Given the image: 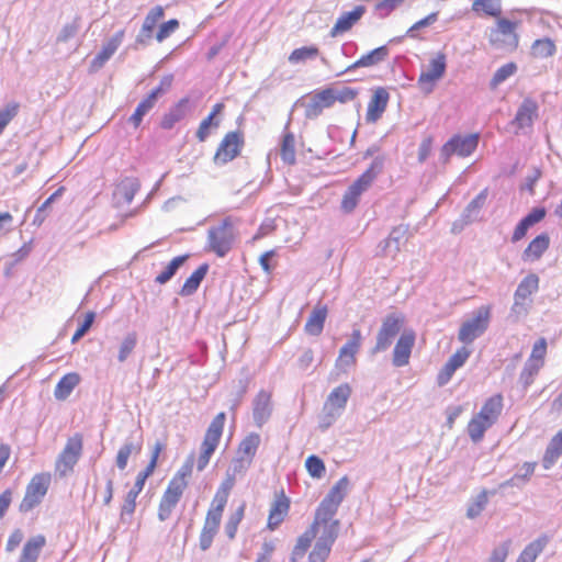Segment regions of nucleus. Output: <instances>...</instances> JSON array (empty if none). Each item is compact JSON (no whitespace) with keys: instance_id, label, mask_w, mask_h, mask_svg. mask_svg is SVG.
<instances>
[{"instance_id":"37","label":"nucleus","mask_w":562,"mask_h":562,"mask_svg":"<svg viewBox=\"0 0 562 562\" xmlns=\"http://www.w3.org/2000/svg\"><path fill=\"white\" fill-rule=\"evenodd\" d=\"M81 378L77 372H69L57 382L54 395L58 401H65L80 383Z\"/></svg>"},{"instance_id":"57","label":"nucleus","mask_w":562,"mask_h":562,"mask_svg":"<svg viewBox=\"0 0 562 562\" xmlns=\"http://www.w3.org/2000/svg\"><path fill=\"white\" fill-rule=\"evenodd\" d=\"M94 318H95L94 312L90 311V312L86 313L82 323L78 326L77 330L75 331V334L71 337L72 344L77 342L79 339H81L86 335V333L91 328V326L94 322Z\"/></svg>"},{"instance_id":"58","label":"nucleus","mask_w":562,"mask_h":562,"mask_svg":"<svg viewBox=\"0 0 562 562\" xmlns=\"http://www.w3.org/2000/svg\"><path fill=\"white\" fill-rule=\"evenodd\" d=\"M139 494L130 491L121 507V519L131 518L136 509V498Z\"/></svg>"},{"instance_id":"40","label":"nucleus","mask_w":562,"mask_h":562,"mask_svg":"<svg viewBox=\"0 0 562 562\" xmlns=\"http://www.w3.org/2000/svg\"><path fill=\"white\" fill-rule=\"evenodd\" d=\"M471 10L477 14L499 18L502 14V0H473Z\"/></svg>"},{"instance_id":"32","label":"nucleus","mask_w":562,"mask_h":562,"mask_svg":"<svg viewBox=\"0 0 562 562\" xmlns=\"http://www.w3.org/2000/svg\"><path fill=\"white\" fill-rule=\"evenodd\" d=\"M550 237L547 233H541L536 236L526 247L522 252L525 261H537L549 249Z\"/></svg>"},{"instance_id":"39","label":"nucleus","mask_w":562,"mask_h":562,"mask_svg":"<svg viewBox=\"0 0 562 562\" xmlns=\"http://www.w3.org/2000/svg\"><path fill=\"white\" fill-rule=\"evenodd\" d=\"M493 426L487 419L480 414H474L467 425V431L473 442H480L484 438L487 429Z\"/></svg>"},{"instance_id":"51","label":"nucleus","mask_w":562,"mask_h":562,"mask_svg":"<svg viewBox=\"0 0 562 562\" xmlns=\"http://www.w3.org/2000/svg\"><path fill=\"white\" fill-rule=\"evenodd\" d=\"M305 468L307 473L313 479H321L325 475L326 472L324 461L315 454L307 457V459L305 460Z\"/></svg>"},{"instance_id":"19","label":"nucleus","mask_w":562,"mask_h":562,"mask_svg":"<svg viewBox=\"0 0 562 562\" xmlns=\"http://www.w3.org/2000/svg\"><path fill=\"white\" fill-rule=\"evenodd\" d=\"M415 340L416 334L413 329L404 330L401 334L393 350L392 361L395 367H404L409 363Z\"/></svg>"},{"instance_id":"2","label":"nucleus","mask_w":562,"mask_h":562,"mask_svg":"<svg viewBox=\"0 0 562 562\" xmlns=\"http://www.w3.org/2000/svg\"><path fill=\"white\" fill-rule=\"evenodd\" d=\"M234 485V475H227L222 481L212 498L199 536V547L202 551H206L211 548L220 530L223 513Z\"/></svg>"},{"instance_id":"43","label":"nucleus","mask_w":562,"mask_h":562,"mask_svg":"<svg viewBox=\"0 0 562 562\" xmlns=\"http://www.w3.org/2000/svg\"><path fill=\"white\" fill-rule=\"evenodd\" d=\"M246 504L241 503L231 515L228 516L224 530L229 540L236 537L238 526L245 516Z\"/></svg>"},{"instance_id":"1","label":"nucleus","mask_w":562,"mask_h":562,"mask_svg":"<svg viewBox=\"0 0 562 562\" xmlns=\"http://www.w3.org/2000/svg\"><path fill=\"white\" fill-rule=\"evenodd\" d=\"M349 488L347 476L339 479L318 504L313 520L292 548L290 560L299 562L307 551L308 562H326L338 538L340 522L335 518Z\"/></svg>"},{"instance_id":"24","label":"nucleus","mask_w":562,"mask_h":562,"mask_svg":"<svg viewBox=\"0 0 562 562\" xmlns=\"http://www.w3.org/2000/svg\"><path fill=\"white\" fill-rule=\"evenodd\" d=\"M225 109L223 102H217L212 106L211 112L204 117L196 130L195 136L200 143L207 139L212 130H217L221 125V114Z\"/></svg>"},{"instance_id":"15","label":"nucleus","mask_w":562,"mask_h":562,"mask_svg":"<svg viewBox=\"0 0 562 562\" xmlns=\"http://www.w3.org/2000/svg\"><path fill=\"white\" fill-rule=\"evenodd\" d=\"M447 59L443 53H438L430 59L428 68L422 71L418 78V87L425 93H430L437 81H439L446 74Z\"/></svg>"},{"instance_id":"13","label":"nucleus","mask_w":562,"mask_h":562,"mask_svg":"<svg viewBox=\"0 0 562 562\" xmlns=\"http://www.w3.org/2000/svg\"><path fill=\"white\" fill-rule=\"evenodd\" d=\"M491 319V307L481 306L472 319L464 322L458 334V339L463 344H471L480 337L488 327Z\"/></svg>"},{"instance_id":"61","label":"nucleus","mask_w":562,"mask_h":562,"mask_svg":"<svg viewBox=\"0 0 562 562\" xmlns=\"http://www.w3.org/2000/svg\"><path fill=\"white\" fill-rule=\"evenodd\" d=\"M172 81H173L172 75L165 76L160 80L159 85L154 90H151L148 95L154 97V101L157 102L158 97L170 89Z\"/></svg>"},{"instance_id":"35","label":"nucleus","mask_w":562,"mask_h":562,"mask_svg":"<svg viewBox=\"0 0 562 562\" xmlns=\"http://www.w3.org/2000/svg\"><path fill=\"white\" fill-rule=\"evenodd\" d=\"M549 541L550 537L548 535H541L525 547L516 562H536Z\"/></svg>"},{"instance_id":"8","label":"nucleus","mask_w":562,"mask_h":562,"mask_svg":"<svg viewBox=\"0 0 562 562\" xmlns=\"http://www.w3.org/2000/svg\"><path fill=\"white\" fill-rule=\"evenodd\" d=\"M235 237V222L227 216L217 226L209 229V249L218 257H224L232 249Z\"/></svg>"},{"instance_id":"33","label":"nucleus","mask_w":562,"mask_h":562,"mask_svg":"<svg viewBox=\"0 0 562 562\" xmlns=\"http://www.w3.org/2000/svg\"><path fill=\"white\" fill-rule=\"evenodd\" d=\"M45 546L46 538L43 535H36L29 538L22 548L19 562H37Z\"/></svg>"},{"instance_id":"55","label":"nucleus","mask_w":562,"mask_h":562,"mask_svg":"<svg viewBox=\"0 0 562 562\" xmlns=\"http://www.w3.org/2000/svg\"><path fill=\"white\" fill-rule=\"evenodd\" d=\"M19 109L20 104L18 102H11L0 110V135L8 124L16 116Z\"/></svg>"},{"instance_id":"3","label":"nucleus","mask_w":562,"mask_h":562,"mask_svg":"<svg viewBox=\"0 0 562 562\" xmlns=\"http://www.w3.org/2000/svg\"><path fill=\"white\" fill-rule=\"evenodd\" d=\"M192 474L193 461L192 459H188L169 480L158 505L157 516L160 521L170 518L178 503L188 490Z\"/></svg>"},{"instance_id":"36","label":"nucleus","mask_w":562,"mask_h":562,"mask_svg":"<svg viewBox=\"0 0 562 562\" xmlns=\"http://www.w3.org/2000/svg\"><path fill=\"white\" fill-rule=\"evenodd\" d=\"M189 103V98L180 99L167 113L164 114L160 121V127L164 130H171L179 121L186 116V108Z\"/></svg>"},{"instance_id":"17","label":"nucleus","mask_w":562,"mask_h":562,"mask_svg":"<svg viewBox=\"0 0 562 562\" xmlns=\"http://www.w3.org/2000/svg\"><path fill=\"white\" fill-rule=\"evenodd\" d=\"M479 134L454 135L442 146L441 154L446 159H449L452 155L467 157L476 149Z\"/></svg>"},{"instance_id":"59","label":"nucleus","mask_w":562,"mask_h":562,"mask_svg":"<svg viewBox=\"0 0 562 562\" xmlns=\"http://www.w3.org/2000/svg\"><path fill=\"white\" fill-rule=\"evenodd\" d=\"M179 27V21L177 19H171L165 23H162L158 32L156 34V40L158 42H162L168 38L173 32H176Z\"/></svg>"},{"instance_id":"6","label":"nucleus","mask_w":562,"mask_h":562,"mask_svg":"<svg viewBox=\"0 0 562 562\" xmlns=\"http://www.w3.org/2000/svg\"><path fill=\"white\" fill-rule=\"evenodd\" d=\"M225 420L226 414L224 412H220L215 415L209 425L200 447V454L196 460V469L199 471H203L207 467L213 453L217 449L223 435Z\"/></svg>"},{"instance_id":"21","label":"nucleus","mask_w":562,"mask_h":562,"mask_svg":"<svg viewBox=\"0 0 562 562\" xmlns=\"http://www.w3.org/2000/svg\"><path fill=\"white\" fill-rule=\"evenodd\" d=\"M125 35L124 30L117 31L101 48L90 63V70L98 71L114 55L123 42Z\"/></svg>"},{"instance_id":"7","label":"nucleus","mask_w":562,"mask_h":562,"mask_svg":"<svg viewBox=\"0 0 562 562\" xmlns=\"http://www.w3.org/2000/svg\"><path fill=\"white\" fill-rule=\"evenodd\" d=\"M50 484V472H40L34 474L25 487L24 496L19 506L20 512L27 513L37 507L48 493Z\"/></svg>"},{"instance_id":"62","label":"nucleus","mask_w":562,"mask_h":562,"mask_svg":"<svg viewBox=\"0 0 562 562\" xmlns=\"http://www.w3.org/2000/svg\"><path fill=\"white\" fill-rule=\"evenodd\" d=\"M508 553L509 541H506L492 551L488 562H505L508 557Z\"/></svg>"},{"instance_id":"49","label":"nucleus","mask_w":562,"mask_h":562,"mask_svg":"<svg viewBox=\"0 0 562 562\" xmlns=\"http://www.w3.org/2000/svg\"><path fill=\"white\" fill-rule=\"evenodd\" d=\"M155 104L156 102L154 101V97L149 95L138 103L134 113L130 117V122L135 128L140 125L143 117L155 106Z\"/></svg>"},{"instance_id":"30","label":"nucleus","mask_w":562,"mask_h":562,"mask_svg":"<svg viewBox=\"0 0 562 562\" xmlns=\"http://www.w3.org/2000/svg\"><path fill=\"white\" fill-rule=\"evenodd\" d=\"M539 289V277L536 273L527 274L515 291V305H525L527 300Z\"/></svg>"},{"instance_id":"45","label":"nucleus","mask_w":562,"mask_h":562,"mask_svg":"<svg viewBox=\"0 0 562 562\" xmlns=\"http://www.w3.org/2000/svg\"><path fill=\"white\" fill-rule=\"evenodd\" d=\"M557 47L552 40H536L531 46V55L536 58H548L555 54Z\"/></svg>"},{"instance_id":"29","label":"nucleus","mask_w":562,"mask_h":562,"mask_svg":"<svg viewBox=\"0 0 562 562\" xmlns=\"http://www.w3.org/2000/svg\"><path fill=\"white\" fill-rule=\"evenodd\" d=\"M271 415V394L260 391L255 398L252 417L258 427H261Z\"/></svg>"},{"instance_id":"26","label":"nucleus","mask_w":562,"mask_h":562,"mask_svg":"<svg viewBox=\"0 0 562 562\" xmlns=\"http://www.w3.org/2000/svg\"><path fill=\"white\" fill-rule=\"evenodd\" d=\"M328 307L325 304L317 303L308 315L304 325V331L310 336H319L323 333Z\"/></svg>"},{"instance_id":"50","label":"nucleus","mask_w":562,"mask_h":562,"mask_svg":"<svg viewBox=\"0 0 562 562\" xmlns=\"http://www.w3.org/2000/svg\"><path fill=\"white\" fill-rule=\"evenodd\" d=\"M187 256H178L175 257L165 268L164 271H161L155 279V281L159 284H164L168 282L177 272V270L180 268V266L183 265V262L187 260Z\"/></svg>"},{"instance_id":"34","label":"nucleus","mask_w":562,"mask_h":562,"mask_svg":"<svg viewBox=\"0 0 562 562\" xmlns=\"http://www.w3.org/2000/svg\"><path fill=\"white\" fill-rule=\"evenodd\" d=\"M261 438L257 432H250L245 436L238 445L237 454L241 460H246L251 463L255 458L257 450L260 446Z\"/></svg>"},{"instance_id":"47","label":"nucleus","mask_w":562,"mask_h":562,"mask_svg":"<svg viewBox=\"0 0 562 562\" xmlns=\"http://www.w3.org/2000/svg\"><path fill=\"white\" fill-rule=\"evenodd\" d=\"M387 56V49L385 46L378 47L371 50L369 54L360 57L351 67H370L382 61Z\"/></svg>"},{"instance_id":"44","label":"nucleus","mask_w":562,"mask_h":562,"mask_svg":"<svg viewBox=\"0 0 562 562\" xmlns=\"http://www.w3.org/2000/svg\"><path fill=\"white\" fill-rule=\"evenodd\" d=\"M492 494L487 490L481 491L468 505L467 517L474 519L479 517L488 504V496Z\"/></svg>"},{"instance_id":"9","label":"nucleus","mask_w":562,"mask_h":562,"mask_svg":"<svg viewBox=\"0 0 562 562\" xmlns=\"http://www.w3.org/2000/svg\"><path fill=\"white\" fill-rule=\"evenodd\" d=\"M548 344L546 338H539L532 346L531 353L528 357L520 374H519V383L524 389L530 386L533 382L540 370L544 366L546 356H547Z\"/></svg>"},{"instance_id":"41","label":"nucleus","mask_w":562,"mask_h":562,"mask_svg":"<svg viewBox=\"0 0 562 562\" xmlns=\"http://www.w3.org/2000/svg\"><path fill=\"white\" fill-rule=\"evenodd\" d=\"M280 156L283 162L288 165H294L296 160V153H295V137L293 133L286 131L283 134L282 142H281V148H280Z\"/></svg>"},{"instance_id":"46","label":"nucleus","mask_w":562,"mask_h":562,"mask_svg":"<svg viewBox=\"0 0 562 562\" xmlns=\"http://www.w3.org/2000/svg\"><path fill=\"white\" fill-rule=\"evenodd\" d=\"M319 55V49L315 45L303 46L295 48L291 52L288 59L291 64L305 63L308 59H314Z\"/></svg>"},{"instance_id":"31","label":"nucleus","mask_w":562,"mask_h":562,"mask_svg":"<svg viewBox=\"0 0 562 562\" xmlns=\"http://www.w3.org/2000/svg\"><path fill=\"white\" fill-rule=\"evenodd\" d=\"M504 407V397L501 393L487 397L477 414L493 425L498 420Z\"/></svg>"},{"instance_id":"14","label":"nucleus","mask_w":562,"mask_h":562,"mask_svg":"<svg viewBox=\"0 0 562 562\" xmlns=\"http://www.w3.org/2000/svg\"><path fill=\"white\" fill-rule=\"evenodd\" d=\"M331 98L330 88L315 90L305 94L301 99V105L304 109L305 116L307 119L318 117L324 110L334 105Z\"/></svg>"},{"instance_id":"28","label":"nucleus","mask_w":562,"mask_h":562,"mask_svg":"<svg viewBox=\"0 0 562 562\" xmlns=\"http://www.w3.org/2000/svg\"><path fill=\"white\" fill-rule=\"evenodd\" d=\"M547 211L544 207H535L528 215H526L515 227L512 235V241L517 243L521 240L528 229L540 223L546 217Z\"/></svg>"},{"instance_id":"56","label":"nucleus","mask_w":562,"mask_h":562,"mask_svg":"<svg viewBox=\"0 0 562 562\" xmlns=\"http://www.w3.org/2000/svg\"><path fill=\"white\" fill-rule=\"evenodd\" d=\"M31 154H24L20 150H18L15 158L13 160L14 167L12 171L10 172V179H15L22 173H24L29 169V158Z\"/></svg>"},{"instance_id":"54","label":"nucleus","mask_w":562,"mask_h":562,"mask_svg":"<svg viewBox=\"0 0 562 562\" xmlns=\"http://www.w3.org/2000/svg\"><path fill=\"white\" fill-rule=\"evenodd\" d=\"M330 88V92H331V99H333V104H335L336 102H339V103H347V102H350L352 100L356 99V97L358 95V90L357 89H353L351 87H342L340 89H337V88Z\"/></svg>"},{"instance_id":"63","label":"nucleus","mask_w":562,"mask_h":562,"mask_svg":"<svg viewBox=\"0 0 562 562\" xmlns=\"http://www.w3.org/2000/svg\"><path fill=\"white\" fill-rule=\"evenodd\" d=\"M496 19H497V22H496L497 31L501 34H503V35L515 34V31L518 26V22L510 21L508 19H502V18H496Z\"/></svg>"},{"instance_id":"64","label":"nucleus","mask_w":562,"mask_h":562,"mask_svg":"<svg viewBox=\"0 0 562 562\" xmlns=\"http://www.w3.org/2000/svg\"><path fill=\"white\" fill-rule=\"evenodd\" d=\"M24 538V535H23V531L21 529H14L8 540H7V544H5V550L7 552H13L22 542Z\"/></svg>"},{"instance_id":"48","label":"nucleus","mask_w":562,"mask_h":562,"mask_svg":"<svg viewBox=\"0 0 562 562\" xmlns=\"http://www.w3.org/2000/svg\"><path fill=\"white\" fill-rule=\"evenodd\" d=\"M165 11L161 5H157L153 8L146 15L144 23L142 25V33L146 37H150L157 23L164 18Z\"/></svg>"},{"instance_id":"4","label":"nucleus","mask_w":562,"mask_h":562,"mask_svg":"<svg viewBox=\"0 0 562 562\" xmlns=\"http://www.w3.org/2000/svg\"><path fill=\"white\" fill-rule=\"evenodd\" d=\"M384 158L376 157L368 169H366L345 191L340 207L344 212H352L359 204L361 195L373 184L374 180L382 172Z\"/></svg>"},{"instance_id":"42","label":"nucleus","mask_w":562,"mask_h":562,"mask_svg":"<svg viewBox=\"0 0 562 562\" xmlns=\"http://www.w3.org/2000/svg\"><path fill=\"white\" fill-rule=\"evenodd\" d=\"M207 269L209 267L205 263L195 269L183 283L181 288V294L190 295L194 293L200 286V283L202 282L204 277L206 276Z\"/></svg>"},{"instance_id":"16","label":"nucleus","mask_w":562,"mask_h":562,"mask_svg":"<svg viewBox=\"0 0 562 562\" xmlns=\"http://www.w3.org/2000/svg\"><path fill=\"white\" fill-rule=\"evenodd\" d=\"M404 325V316L400 314H390L387 315L381 325V328L376 336V342L373 348V352L384 351L386 350L395 336L401 331L402 326Z\"/></svg>"},{"instance_id":"5","label":"nucleus","mask_w":562,"mask_h":562,"mask_svg":"<svg viewBox=\"0 0 562 562\" xmlns=\"http://www.w3.org/2000/svg\"><path fill=\"white\" fill-rule=\"evenodd\" d=\"M83 452V435L76 432L68 437L66 443L56 458L54 470L58 477L71 474Z\"/></svg>"},{"instance_id":"38","label":"nucleus","mask_w":562,"mask_h":562,"mask_svg":"<svg viewBox=\"0 0 562 562\" xmlns=\"http://www.w3.org/2000/svg\"><path fill=\"white\" fill-rule=\"evenodd\" d=\"M562 456V429L559 430L548 443L543 458L542 465L544 469H550L558 459Z\"/></svg>"},{"instance_id":"20","label":"nucleus","mask_w":562,"mask_h":562,"mask_svg":"<svg viewBox=\"0 0 562 562\" xmlns=\"http://www.w3.org/2000/svg\"><path fill=\"white\" fill-rule=\"evenodd\" d=\"M470 355L471 350L467 347L457 349V351L448 359V361L438 372L437 384L439 386L446 385L451 380L454 372L467 362Z\"/></svg>"},{"instance_id":"11","label":"nucleus","mask_w":562,"mask_h":562,"mask_svg":"<svg viewBox=\"0 0 562 562\" xmlns=\"http://www.w3.org/2000/svg\"><path fill=\"white\" fill-rule=\"evenodd\" d=\"M244 145L245 137L241 131H232L226 133L221 139L213 156L214 164L223 166L233 161L240 155Z\"/></svg>"},{"instance_id":"52","label":"nucleus","mask_w":562,"mask_h":562,"mask_svg":"<svg viewBox=\"0 0 562 562\" xmlns=\"http://www.w3.org/2000/svg\"><path fill=\"white\" fill-rule=\"evenodd\" d=\"M517 71V65L513 61L507 63L499 67L491 79V88H496L507 78L513 76Z\"/></svg>"},{"instance_id":"53","label":"nucleus","mask_w":562,"mask_h":562,"mask_svg":"<svg viewBox=\"0 0 562 562\" xmlns=\"http://www.w3.org/2000/svg\"><path fill=\"white\" fill-rule=\"evenodd\" d=\"M136 344H137L136 333H134V331L128 333L124 337L123 341L121 342L119 356H117V359L120 362H124L130 357V355L135 349Z\"/></svg>"},{"instance_id":"27","label":"nucleus","mask_w":562,"mask_h":562,"mask_svg":"<svg viewBox=\"0 0 562 562\" xmlns=\"http://www.w3.org/2000/svg\"><path fill=\"white\" fill-rule=\"evenodd\" d=\"M538 116V104L531 99L527 98L522 101L520 106L517 110L515 119L513 120V124L516 125L519 130L525 127H530L533 123V120Z\"/></svg>"},{"instance_id":"12","label":"nucleus","mask_w":562,"mask_h":562,"mask_svg":"<svg viewBox=\"0 0 562 562\" xmlns=\"http://www.w3.org/2000/svg\"><path fill=\"white\" fill-rule=\"evenodd\" d=\"M351 392V386L348 383H342L331 390L323 407L325 426L331 425L341 415Z\"/></svg>"},{"instance_id":"18","label":"nucleus","mask_w":562,"mask_h":562,"mask_svg":"<svg viewBox=\"0 0 562 562\" xmlns=\"http://www.w3.org/2000/svg\"><path fill=\"white\" fill-rule=\"evenodd\" d=\"M291 507V501L285 495L283 490L274 494V499L271 504L267 527L270 530H276L288 517Z\"/></svg>"},{"instance_id":"10","label":"nucleus","mask_w":562,"mask_h":562,"mask_svg":"<svg viewBox=\"0 0 562 562\" xmlns=\"http://www.w3.org/2000/svg\"><path fill=\"white\" fill-rule=\"evenodd\" d=\"M361 344V330L356 328L352 330L350 339L339 349L334 369L336 378L347 374L357 364V353L360 350Z\"/></svg>"},{"instance_id":"23","label":"nucleus","mask_w":562,"mask_h":562,"mask_svg":"<svg viewBox=\"0 0 562 562\" xmlns=\"http://www.w3.org/2000/svg\"><path fill=\"white\" fill-rule=\"evenodd\" d=\"M143 449V436H131L119 448L115 464L119 470L124 471L127 467L128 459L136 457L142 452Z\"/></svg>"},{"instance_id":"25","label":"nucleus","mask_w":562,"mask_h":562,"mask_svg":"<svg viewBox=\"0 0 562 562\" xmlns=\"http://www.w3.org/2000/svg\"><path fill=\"white\" fill-rule=\"evenodd\" d=\"M364 13L366 8L363 5H357L351 11L340 14L329 32L330 36L336 37L350 31L352 26L361 20Z\"/></svg>"},{"instance_id":"22","label":"nucleus","mask_w":562,"mask_h":562,"mask_svg":"<svg viewBox=\"0 0 562 562\" xmlns=\"http://www.w3.org/2000/svg\"><path fill=\"white\" fill-rule=\"evenodd\" d=\"M389 100L390 94L386 89L382 87L376 88L368 103L366 121L368 123H375L380 120L386 110Z\"/></svg>"},{"instance_id":"60","label":"nucleus","mask_w":562,"mask_h":562,"mask_svg":"<svg viewBox=\"0 0 562 562\" xmlns=\"http://www.w3.org/2000/svg\"><path fill=\"white\" fill-rule=\"evenodd\" d=\"M276 548L274 540H265L255 562H271Z\"/></svg>"}]
</instances>
